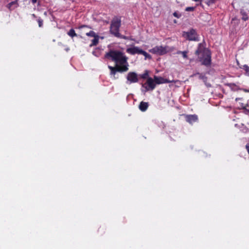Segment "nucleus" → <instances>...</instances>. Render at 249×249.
<instances>
[{
    "label": "nucleus",
    "mask_w": 249,
    "mask_h": 249,
    "mask_svg": "<svg viewBox=\"0 0 249 249\" xmlns=\"http://www.w3.org/2000/svg\"><path fill=\"white\" fill-rule=\"evenodd\" d=\"M92 54L95 56L98 57L100 55V52L99 50H95L92 52Z\"/></svg>",
    "instance_id": "obj_24"
},
{
    "label": "nucleus",
    "mask_w": 249,
    "mask_h": 249,
    "mask_svg": "<svg viewBox=\"0 0 249 249\" xmlns=\"http://www.w3.org/2000/svg\"><path fill=\"white\" fill-rule=\"evenodd\" d=\"M141 54H142L144 56L145 60L147 58H148V59L151 58V56L143 50H142V52H141Z\"/></svg>",
    "instance_id": "obj_18"
},
{
    "label": "nucleus",
    "mask_w": 249,
    "mask_h": 249,
    "mask_svg": "<svg viewBox=\"0 0 249 249\" xmlns=\"http://www.w3.org/2000/svg\"><path fill=\"white\" fill-rule=\"evenodd\" d=\"M154 81L155 82L156 85V84H164V83H176L175 81L172 80H168L166 79H164L162 77L160 76H157L155 75L154 76Z\"/></svg>",
    "instance_id": "obj_10"
},
{
    "label": "nucleus",
    "mask_w": 249,
    "mask_h": 249,
    "mask_svg": "<svg viewBox=\"0 0 249 249\" xmlns=\"http://www.w3.org/2000/svg\"><path fill=\"white\" fill-rule=\"evenodd\" d=\"M186 121L189 123L192 124L196 122L198 120V117L196 115H186L185 116Z\"/></svg>",
    "instance_id": "obj_11"
},
{
    "label": "nucleus",
    "mask_w": 249,
    "mask_h": 249,
    "mask_svg": "<svg viewBox=\"0 0 249 249\" xmlns=\"http://www.w3.org/2000/svg\"><path fill=\"white\" fill-rule=\"evenodd\" d=\"M32 0V2L33 4H35L36 2L37 1V0Z\"/></svg>",
    "instance_id": "obj_30"
},
{
    "label": "nucleus",
    "mask_w": 249,
    "mask_h": 249,
    "mask_svg": "<svg viewBox=\"0 0 249 249\" xmlns=\"http://www.w3.org/2000/svg\"><path fill=\"white\" fill-rule=\"evenodd\" d=\"M196 54L198 55V59L202 65L206 67H210L211 65V53L210 50L203 47L201 44H199Z\"/></svg>",
    "instance_id": "obj_2"
},
{
    "label": "nucleus",
    "mask_w": 249,
    "mask_h": 249,
    "mask_svg": "<svg viewBox=\"0 0 249 249\" xmlns=\"http://www.w3.org/2000/svg\"><path fill=\"white\" fill-rule=\"evenodd\" d=\"M216 1V0H207L205 2L208 6H210L212 4L215 3Z\"/></svg>",
    "instance_id": "obj_21"
},
{
    "label": "nucleus",
    "mask_w": 249,
    "mask_h": 249,
    "mask_svg": "<svg viewBox=\"0 0 249 249\" xmlns=\"http://www.w3.org/2000/svg\"><path fill=\"white\" fill-rule=\"evenodd\" d=\"M142 50L139 47L132 45L126 49V52L131 55H135L136 54H141Z\"/></svg>",
    "instance_id": "obj_9"
},
{
    "label": "nucleus",
    "mask_w": 249,
    "mask_h": 249,
    "mask_svg": "<svg viewBox=\"0 0 249 249\" xmlns=\"http://www.w3.org/2000/svg\"><path fill=\"white\" fill-rule=\"evenodd\" d=\"M243 69L245 71V74L249 76V66L247 65H244L243 66Z\"/></svg>",
    "instance_id": "obj_17"
},
{
    "label": "nucleus",
    "mask_w": 249,
    "mask_h": 249,
    "mask_svg": "<svg viewBox=\"0 0 249 249\" xmlns=\"http://www.w3.org/2000/svg\"><path fill=\"white\" fill-rule=\"evenodd\" d=\"M244 90L245 92H249V89H244Z\"/></svg>",
    "instance_id": "obj_31"
},
{
    "label": "nucleus",
    "mask_w": 249,
    "mask_h": 249,
    "mask_svg": "<svg viewBox=\"0 0 249 249\" xmlns=\"http://www.w3.org/2000/svg\"><path fill=\"white\" fill-rule=\"evenodd\" d=\"M148 76V71L147 70H145L144 72L141 75V77L143 79H145Z\"/></svg>",
    "instance_id": "obj_20"
},
{
    "label": "nucleus",
    "mask_w": 249,
    "mask_h": 249,
    "mask_svg": "<svg viewBox=\"0 0 249 249\" xmlns=\"http://www.w3.org/2000/svg\"><path fill=\"white\" fill-rule=\"evenodd\" d=\"M17 2V1H14L10 2L7 5L8 8H10L12 5L16 4Z\"/></svg>",
    "instance_id": "obj_27"
},
{
    "label": "nucleus",
    "mask_w": 249,
    "mask_h": 249,
    "mask_svg": "<svg viewBox=\"0 0 249 249\" xmlns=\"http://www.w3.org/2000/svg\"><path fill=\"white\" fill-rule=\"evenodd\" d=\"M86 35L88 36H91V37H95L96 36H97L96 35L95 32L92 31H90L89 32L87 33Z\"/></svg>",
    "instance_id": "obj_19"
},
{
    "label": "nucleus",
    "mask_w": 249,
    "mask_h": 249,
    "mask_svg": "<svg viewBox=\"0 0 249 249\" xmlns=\"http://www.w3.org/2000/svg\"><path fill=\"white\" fill-rule=\"evenodd\" d=\"M195 9V7H187L185 9L186 11H193Z\"/></svg>",
    "instance_id": "obj_26"
},
{
    "label": "nucleus",
    "mask_w": 249,
    "mask_h": 249,
    "mask_svg": "<svg viewBox=\"0 0 249 249\" xmlns=\"http://www.w3.org/2000/svg\"><path fill=\"white\" fill-rule=\"evenodd\" d=\"M116 37L124 39H129V37L122 35L120 33L119 34V36H117Z\"/></svg>",
    "instance_id": "obj_23"
},
{
    "label": "nucleus",
    "mask_w": 249,
    "mask_h": 249,
    "mask_svg": "<svg viewBox=\"0 0 249 249\" xmlns=\"http://www.w3.org/2000/svg\"><path fill=\"white\" fill-rule=\"evenodd\" d=\"M148 106V103L142 101L139 106V108L141 111L144 112L147 110Z\"/></svg>",
    "instance_id": "obj_12"
},
{
    "label": "nucleus",
    "mask_w": 249,
    "mask_h": 249,
    "mask_svg": "<svg viewBox=\"0 0 249 249\" xmlns=\"http://www.w3.org/2000/svg\"><path fill=\"white\" fill-rule=\"evenodd\" d=\"M37 22L39 27H41L43 25V20L40 18H38Z\"/></svg>",
    "instance_id": "obj_25"
},
{
    "label": "nucleus",
    "mask_w": 249,
    "mask_h": 249,
    "mask_svg": "<svg viewBox=\"0 0 249 249\" xmlns=\"http://www.w3.org/2000/svg\"><path fill=\"white\" fill-rule=\"evenodd\" d=\"M105 58L111 59L116 63V66L124 67L129 65L127 61V57L121 52L119 51L110 50L106 53Z\"/></svg>",
    "instance_id": "obj_1"
},
{
    "label": "nucleus",
    "mask_w": 249,
    "mask_h": 249,
    "mask_svg": "<svg viewBox=\"0 0 249 249\" xmlns=\"http://www.w3.org/2000/svg\"><path fill=\"white\" fill-rule=\"evenodd\" d=\"M68 35L71 37L77 36L76 34L75 33L74 30L73 29L70 30L68 33Z\"/></svg>",
    "instance_id": "obj_16"
},
{
    "label": "nucleus",
    "mask_w": 249,
    "mask_h": 249,
    "mask_svg": "<svg viewBox=\"0 0 249 249\" xmlns=\"http://www.w3.org/2000/svg\"><path fill=\"white\" fill-rule=\"evenodd\" d=\"M240 13L242 15V19L246 21L248 19V16L246 13V12L244 11L243 10H241L240 11Z\"/></svg>",
    "instance_id": "obj_14"
},
{
    "label": "nucleus",
    "mask_w": 249,
    "mask_h": 249,
    "mask_svg": "<svg viewBox=\"0 0 249 249\" xmlns=\"http://www.w3.org/2000/svg\"><path fill=\"white\" fill-rule=\"evenodd\" d=\"M182 36L187 39L190 41H199V36L196 31L194 29H191L188 32H183Z\"/></svg>",
    "instance_id": "obj_4"
},
{
    "label": "nucleus",
    "mask_w": 249,
    "mask_h": 249,
    "mask_svg": "<svg viewBox=\"0 0 249 249\" xmlns=\"http://www.w3.org/2000/svg\"><path fill=\"white\" fill-rule=\"evenodd\" d=\"M198 75L199 76V78L200 79L202 80L204 82H206L207 81V77L206 76L202 73L197 72L196 74H194V75Z\"/></svg>",
    "instance_id": "obj_15"
},
{
    "label": "nucleus",
    "mask_w": 249,
    "mask_h": 249,
    "mask_svg": "<svg viewBox=\"0 0 249 249\" xmlns=\"http://www.w3.org/2000/svg\"><path fill=\"white\" fill-rule=\"evenodd\" d=\"M142 87L144 89L143 90L144 92L153 90L156 87L154 79L151 77H148L146 82L144 84H142Z\"/></svg>",
    "instance_id": "obj_5"
},
{
    "label": "nucleus",
    "mask_w": 249,
    "mask_h": 249,
    "mask_svg": "<svg viewBox=\"0 0 249 249\" xmlns=\"http://www.w3.org/2000/svg\"><path fill=\"white\" fill-rule=\"evenodd\" d=\"M246 112H247V113H249V110H246Z\"/></svg>",
    "instance_id": "obj_33"
},
{
    "label": "nucleus",
    "mask_w": 249,
    "mask_h": 249,
    "mask_svg": "<svg viewBox=\"0 0 249 249\" xmlns=\"http://www.w3.org/2000/svg\"><path fill=\"white\" fill-rule=\"evenodd\" d=\"M246 149L249 154V143L246 145Z\"/></svg>",
    "instance_id": "obj_29"
},
{
    "label": "nucleus",
    "mask_w": 249,
    "mask_h": 249,
    "mask_svg": "<svg viewBox=\"0 0 249 249\" xmlns=\"http://www.w3.org/2000/svg\"><path fill=\"white\" fill-rule=\"evenodd\" d=\"M32 16L34 17V18H36V16L35 14H33L32 15Z\"/></svg>",
    "instance_id": "obj_32"
},
{
    "label": "nucleus",
    "mask_w": 249,
    "mask_h": 249,
    "mask_svg": "<svg viewBox=\"0 0 249 249\" xmlns=\"http://www.w3.org/2000/svg\"><path fill=\"white\" fill-rule=\"evenodd\" d=\"M239 98H236V101L239 100Z\"/></svg>",
    "instance_id": "obj_34"
},
{
    "label": "nucleus",
    "mask_w": 249,
    "mask_h": 249,
    "mask_svg": "<svg viewBox=\"0 0 249 249\" xmlns=\"http://www.w3.org/2000/svg\"><path fill=\"white\" fill-rule=\"evenodd\" d=\"M127 82L128 84L137 83L139 81L138 74L135 72H129L126 76Z\"/></svg>",
    "instance_id": "obj_7"
},
{
    "label": "nucleus",
    "mask_w": 249,
    "mask_h": 249,
    "mask_svg": "<svg viewBox=\"0 0 249 249\" xmlns=\"http://www.w3.org/2000/svg\"><path fill=\"white\" fill-rule=\"evenodd\" d=\"M173 15L174 17L177 18H179L181 16V15L179 14V13H178V12H175L173 13Z\"/></svg>",
    "instance_id": "obj_28"
},
{
    "label": "nucleus",
    "mask_w": 249,
    "mask_h": 249,
    "mask_svg": "<svg viewBox=\"0 0 249 249\" xmlns=\"http://www.w3.org/2000/svg\"><path fill=\"white\" fill-rule=\"evenodd\" d=\"M91 41H92V43L89 45L90 47L96 45L98 43V42H99V37H98V36H97L95 37H94V39H93Z\"/></svg>",
    "instance_id": "obj_13"
},
{
    "label": "nucleus",
    "mask_w": 249,
    "mask_h": 249,
    "mask_svg": "<svg viewBox=\"0 0 249 249\" xmlns=\"http://www.w3.org/2000/svg\"><path fill=\"white\" fill-rule=\"evenodd\" d=\"M178 54H180V53L182 54V56L184 58H186L187 57V52L186 51H183V52L179 51V52H178Z\"/></svg>",
    "instance_id": "obj_22"
},
{
    "label": "nucleus",
    "mask_w": 249,
    "mask_h": 249,
    "mask_svg": "<svg viewBox=\"0 0 249 249\" xmlns=\"http://www.w3.org/2000/svg\"><path fill=\"white\" fill-rule=\"evenodd\" d=\"M121 22V19L118 18H114L111 21L110 32L115 36H119Z\"/></svg>",
    "instance_id": "obj_3"
},
{
    "label": "nucleus",
    "mask_w": 249,
    "mask_h": 249,
    "mask_svg": "<svg viewBox=\"0 0 249 249\" xmlns=\"http://www.w3.org/2000/svg\"><path fill=\"white\" fill-rule=\"evenodd\" d=\"M108 68L110 70V74L114 76L117 71L123 72L126 71L128 70V68L127 67V66L124 67L116 66V67L108 66Z\"/></svg>",
    "instance_id": "obj_8"
},
{
    "label": "nucleus",
    "mask_w": 249,
    "mask_h": 249,
    "mask_svg": "<svg viewBox=\"0 0 249 249\" xmlns=\"http://www.w3.org/2000/svg\"><path fill=\"white\" fill-rule=\"evenodd\" d=\"M149 52L153 54L161 55L167 52V48L162 46H156L150 49Z\"/></svg>",
    "instance_id": "obj_6"
}]
</instances>
